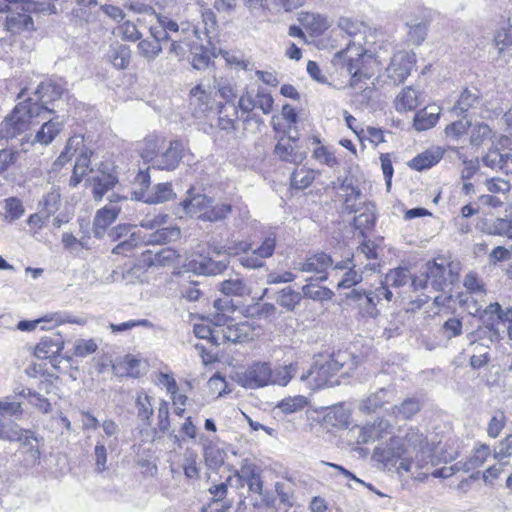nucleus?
<instances>
[{"instance_id": "nucleus-1", "label": "nucleus", "mask_w": 512, "mask_h": 512, "mask_svg": "<svg viewBox=\"0 0 512 512\" xmlns=\"http://www.w3.org/2000/svg\"><path fill=\"white\" fill-rule=\"evenodd\" d=\"M392 51V45L390 43H383L379 45L378 49L374 50V53L368 51H362L360 47L349 44L345 50H341L336 53V59H343L345 62L347 71L351 74L350 85L353 88H357L358 83L364 79H370L372 73L366 68V64L370 61H374L379 65H383Z\"/></svg>"}, {"instance_id": "nucleus-2", "label": "nucleus", "mask_w": 512, "mask_h": 512, "mask_svg": "<svg viewBox=\"0 0 512 512\" xmlns=\"http://www.w3.org/2000/svg\"><path fill=\"white\" fill-rule=\"evenodd\" d=\"M52 108L40 106L32 99L18 103L10 115L0 125V138H14L29 129L34 119H46V114L52 113Z\"/></svg>"}, {"instance_id": "nucleus-3", "label": "nucleus", "mask_w": 512, "mask_h": 512, "mask_svg": "<svg viewBox=\"0 0 512 512\" xmlns=\"http://www.w3.org/2000/svg\"><path fill=\"white\" fill-rule=\"evenodd\" d=\"M459 272V263L450 262L445 265L436 261L428 262L425 273L413 278L412 285L415 289L431 288L434 291H444L458 280Z\"/></svg>"}, {"instance_id": "nucleus-4", "label": "nucleus", "mask_w": 512, "mask_h": 512, "mask_svg": "<svg viewBox=\"0 0 512 512\" xmlns=\"http://www.w3.org/2000/svg\"><path fill=\"white\" fill-rule=\"evenodd\" d=\"M0 440L18 441L33 460L40 458V450L33 444V442L38 443L39 439L32 431L22 429L14 422H4L0 419Z\"/></svg>"}, {"instance_id": "nucleus-5", "label": "nucleus", "mask_w": 512, "mask_h": 512, "mask_svg": "<svg viewBox=\"0 0 512 512\" xmlns=\"http://www.w3.org/2000/svg\"><path fill=\"white\" fill-rule=\"evenodd\" d=\"M271 377L270 363L255 362L245 371L237 373L236 381L246 389H256L270 385Z\"/></svg>"}, {"instance_id": "nucleus-6", "label": "nucleus", "mask_w": 512, "mask_h": 512, "mask_svg": "<svg viewBox=\"0 0 512 512\" xmlns=\"http://www.w3.org/2000/svg\"><path fill=\"white\" fill-rule=\"evenodd\" d=\"M227 481L231 486L244 487L247 485L250 492L262 494L263 482L260 470L248 460H245L240 469L236 470L234 475L229 476Z\"/></svg>"}, {"instance_id": "nucleus-7", "label": "nucleus", "mask_w": 512, "mask_h": 512, "mask_svg": "<svg viewBox=\"0 0 512 512\" xmlns=\"http://www.w3.org/2000/svg\"><path fill=\"white\" fill-rule=\"evenodd\" d=\"M415 61L413 52L401 50L394 53L386 68L387 77L396 85L404 82L410 75Z\"/></svg>"}, {"instance_id": "nucleus-8", "label": "nucleus", "mask_w": 512, "mask_h": 512, "mask_svg": "<svg viewBox=\"0 0 512 512\" xmlns=\"http://www.w3.org/2000/svg\"><path fill=\"white\" fill-rule=\"evenodd\" d=\"M212 202V198L205 194L194 193L193 189H189L186 198L179 203L180 211L177 213L181 218L184 216H196L205 221Z\"/></svg>"}, {"instance_id": "nucleus-9", "label": "nucleus", "mask_w": 512, "mask_h": 512, "mask_svg": "<svg viewBox=\"0 0 512 512\" xmlns=\"http://www.w3.org/2000/svg\"><path fill=\"white\" fill-rule=\"evenodd\" d=\"M276 246V236L271 233L269 234L261 246L250 251H246L239 257L240 264L248 269H256L264 266V259L269 258L273 255Z\"/></svg>"}, {"instance_id": "nucleus-10", "label": "nucleus", "mask_w": 512, "mask_h": 512, "mask_svg": "<svg viewBox=\"0 0 512 512\" xmlns=\"http://www.w3.org/2000/svg\"><path fill=\"white\" fill-rule=\"evenodd\" d=\"M108 199L109 204L99 209L93 220V232L97 238L104 236L106 229L117 219L121 212V208L116 203L126 198L111 194Z\"/></svg>"}, {"instance_id": "nucleus-11", "label": "nucleus", "mask_w": 512, "mask_h": 512, "mask_svg": "<svg viewBox=\"0 0 512 512\" xmlns=\"http://www.w3.org/2000/svg\"><path fill=\"white\" fill-rule=\"evenodd\" d=\"M158 24L159 26H154L150 29L152 37L158 40L168 41L173 33H184L188 37L194 36V25L189 22L178 24L173 19L160 15L158 16Z\"/></svg>"}, {"instance_id": "nucleus-12", "label": "nucleus", "mask_w": 512, "mask_h": 512, "mask_svg": "<svg viewBox=\"0 0 512 512\" xmlns=\"http://www.w3.org/2000/svg\"><path fill=\"white\" fill-rule=\"evenodd\" d=\"M183 151L184 145L181 141H169L152 163V167L168 171L176 169L183 158Z\"/></svg>"}, {"instance_id": "nucleus-13", "label": "nucleus", "mask_w": 512, "mask_h": 512, "mask_svg": "<svg viewBox=\"0 0 512 512\" xmlns=\"http://www.w3.org/2000/svg\"><path fill=\"white\" fill-rule=\"evenodd\" d=\"M137 418L140 422L146 425V428H142L140 433L145 442H153L157 438V429L150 428L151 416L153 415L154 408L151 402V398L147 394H139L136 399Z\"/></svg>"}, {"instance_id": "nucleus-14", "label": "nucleus", "mask_w": 512, "mask_h": 512, "mask_svg": "<svg viewBox=\"0 0 512 512\" xmlns=\"http://www.w3.org/2000/svg\"><path fill=\"white\" fill-rule=\"evenodd\" d=\"M406 443L409 447L416 451L417 468H421L427 464L432 457L431 449L427 439L417 429H409L405 437Z\"/></svg>"}, {"instance_id": "nucleus-15", "label": "nucleus", "mask_w": 512, "mask_h": 512, "mask_svg": "<svg viewBox=\"0 0 512 512\" xmlns=\"http://www.w3.org/2000/svg\"><path fill=\"white\" fill-rule=\"evenodd\" d=\"M175 196L170 183H158L150 191L136 192V199L147 204H161Z\"/></svg>"}, {"instance_id": "nucleus-16", "label": "nucleus", "mask_w": 512, "mask_h": 512, "mask_svg": "<svg viewBox=\"0 0 512 512\" xmlns=\"http://www.w3.org/2000/svg\"><path fill=\"white\" fill-rule=\"evenodd\" d=\"M340 189L344 192L343 210L345 212L358 213L363 203H368L361 190L357 186H353L348 179L342 182Z\"/></svg>"}, {"instance_id": "nucleus-17", "label": "nucleus", "mask_w": 512, "mask_h": 512, "mask_svg": "<svg viewBox=\"0 0 512 512\" xmlns=\"http://www.w3.org/2000/svg\"><path fill=\"white\" fill-rule=\"evenodd\" d=\"M332 264L333 260L331 256L320 252L308 257L303 262H295L294 269L306 273L321 274L324 273L328 267L332 266Z\"/></svg>"}, {"instance_id": "nucleus-18", "label": "nucleus", "mask_w": 512, "mask_h": 512, "mask_svg": "<svg viewBox=\"0 0 512 512\" xmlns=\"http://www.w3.org/2000/svg\"><path fill=\"white\" fill-rule=\"evenodd\" d=\"M166 138L159 135H149L138 143L137 151L147 163H153L160 151L165 147Z\"/></svg>"}, {"instance_id": "nucleus-19", "label": "nucleus", "mask_w": 512, "mask_h": 512, "mask_svg": "<svg viewBox=\"0 0 512 512\" xmlns=\"http://www.w3.org/2000/svg\"><path fill=\"white\" fill-rule=\"evenodd\" d=\"M181 231L176 225H163L149 235L143 236V243L147 245L166 244L180 238Z\"/></svg>"}, {"instance_id": "nucleus-20", "label": "nucleus", "mask_w": 512, "mask_h": 512, "mask_svg": "<svg viewBox=\"0 0 512 512\" xmlns=\"http://www.w3.org/2000/svg\"><path fill=\"white\" fill-rule=\"evenodd\" d=\"M421 96L413 87H406L396 96L395 109L400 113L415 110L422 102Z\"/></svg>"}, {"instance_id": "nucleus-21", "label": "nucleus", "mask_w": 512, "mask_h": 512, "mask_svg": "<svg viewBox=\"0 0 512 512\" xmlns=\"http://www.w3.org/2000/svg\"><path fill=\"white\" fill-rule=\"evenodd\" d=\"M64 346L60 335L43 337L34 349V355L40 359L51 358L58 355Z\"/></svg>"}, {"instance_id": "nucleus-22", "label": "nucleus", "mask_w": 512, "mask_h": 512, "mask_svg": "<svg viewBox=\"0 0 512 512\" xmlns=\"http://www.w3.org/2000/svg\"><path fill=\"white\" fill-rule=\"evenodd\" d=\"M508 312V308L503 309L498 302L490 303L485 309H476L475 313L479 314L483 322L487 323L486 327L493 332L496 338H499V330L494 328L493 319L496 317L499 321L504 322V315Z\"/></svg>"}, {"instance_id": "nucleus-23", "label": "nucleus", "mask_w": 512, "mask_h": 512, "mask_svg": "<svg viewBox=\"0 0 512 512\" xmlns=\"http://www.w3.org/2000/svg\"><path fill=\"white\" fill-rule=\"evenodd\" d=\"M394 398L393 391L380 388L375 393L370 394L360 404V410L363 412L371 413L382 407L384 403H388Z\"/></svg>"}, {"instance_id": "nucleus-24", "label": "nucleus", "mask_w": 512, "mask_h": 512, "mask_svg": "<svg viewBox=\"0 0 512 512\" xmlns=\"http://www.w3.org/2000/svg\"><path fill=\"white\" fill-rule=\"evenodd\" d=\"M216 337H214V345L219 346L225 343H238L241 342L246 334L243 332V329L231 322L226 327H219L216 329Z\"/></svg>"}, {"instance_id": "nucleus-25", "label": "nucleus", "mask_w": 512, "mask_h": 512, "mask_svg": "<svg viewBox=\"0 0 512 512\" xmlns=\"http://www.w3.org/2000/svg\"><path fill=\"white\" fill-rule=\"evenodd\" d=\"M5 25L7 30L13 34L34 30L33 20L27 13L10 12L6 18Z\"/></svg>"}, {"instance_id": "nucleus-26", "label": "nucleus", "mask_w": 512, "mask_h": 512, "mask_svg": "<svg viewBox=\"0 0 512 512\" xmlns=\"http://www.w3.org/2000/svg\"><path fill=\"white\" fill-rule=\"evenodd\" d=\"M63 129V121L58 117L46 121L35 136V141L42 144H50Z\"/></svg>"}, {"instance_id": "nucleus-27", "label": "nucleus", "mask_w": 512, "mask_h": 512, "mask_svg": "<svg viewBox=\"0 0 512 512\" xmlns=\"http://www.w3.org/2000/svg\"><path fill=\"white\" fill-rule=\"evenodd\" d=\"M63 89L60 85L52 82H42L36 89L40 106L47 107V105L53 101L61 98Z\"/></svg>"}, {"instance_id": "nucleus-28", "label": "nucleus", "mask_w": 512, "mask_h": 512, "mask_svg": "<svg viewBox=\"0 0 512 512\" xmlns=\"http://www.w3.org/2000/svg\"><path fill=\"white\" fill-rule=\"evenodd\" d=\"M375 220L374 205L372 203H363L359 214L354 218V228L365 236V232L374 227Z\"/></svg>"}, {"instance_id": "nucleus-29", "label": "nucleus", "mask_w": 512, "mask_h": 512, "mask_svg": "<svg viewBox=\"0 0 512 512\" xmlns=\"http://www.w3.org/2000/svg\"><path fill=\"white\" fill-rule=\"evenodd\" d=\"M440 115L437 107H426L416 113L414 117V127L418 131L428 130L436 125Z\"/></svg>"}, {"instance_id": "nucleus-30", "label": "nucleus", "mask_w": 512, "mask_h": 512, "mask_svg": "<svg viewBox=\"0 0 512 512\" xmlns=\"http://www.w3.org/2000/svg\"><path fill=\"white\" fill-rule=\"evenodd\" d=\"M443 157V152L440 148L434 150H426L425 152L417 155L410 161V167L422 171L431 168L437 164Z\"/></svg>"}, {"instance_id": "nucleus-31", "label": "nucleus", "mask_w": 512, "mask_h": 512, "mask_svg": "<svg viewBox=\"0 0 512 512\" xmlns=\"http://www.w3.org/2000/svg\"><path fill=\"white\" fill-rule=\"evenodd\" d=\"M92 182L93 198L96 201H100L103 198V196L115 186V184L117 183V178L112 174L101 172L92 178Z\"/></svg>"}, {"instance_id": "nucleus-32", "label": "nucleus", "mask_w": 512, "mask_h": 512, "mask_svg": "<svg viewBox=\"0 0 512 512\" xmlns=\"http://www.w3.org/2000/svg\"><path fill=\"white\" fill-rule=\"evenodd\" d=\"M298 363H290L288 365H280L271 368V383L270 385L286 386L298 371Z\"/></svg>"}, {"instance_id": "nucleus-33", "label": "nucleus", "mask_w": 512, "mask_h": 512, "mask_svg": "<svg viewBox=\"0 0 512 512\" xmlns=\"http://www.w3.org/2000/svg\"><path fill=\"white\" fill-rule=\"evenodd\" d=\"M192 47L193 49H191L188 60L191 62L193 68L201 70L208 67L211 60L210 52L203 46L200 36H198L197 42H194Z\"/></svg>"}, {"instance_id": "nucleus-34", "label": "nucleus", "mask_w": 512, "mask_h": 512, "mask_svg": "<svg viewBox=\"0 0 512 512\" xmlns=\"http://www.w3.org/2000/svg\"><path fill=\"white\" fill-rule=\"evenodd\" d=\"M219 289L223 294L228 296L243 297L249 295L251 292L250 287L239 276L222 281Z\"/></svg>"}, {"instance_id": "nucleus-35", "label": "nucleus", "mask_w": 512, "mask_h": 512, "mask_svg": "<svg viewBox=\"0 0 512 512\" xmlns=\"http://www.w3.org/2000/svg\"><path fill=\"white\" fill-rule=\"evenodd\" d=\"M108 58L115 68L126 69L130 63L131 50L123 44L111 45Z\"/></svg>"}, {"instance_id": "nucleus-36", "label": "nucleus", "mask_w": 512, "mask_h": 512, "mask_svg": "<svg viewBox=\"0 0 512 512\" xmlns=\"http://www.w3.org/2000/svg\"><path fill=\"white\" fill-rule=\"evenodd\" d=\"M274 153L282 161L301 164L306 158V154L302 151L296 150L290 143H277L274 149Z\"/></svg>"}, {"instance_id": "nucleus-37", "label": "nucleus", "mask_w": 512, "mask_h": 512, "mask_svg": "<svg viewBox=\"0 0 512 512\" xmlns=\"http://www.w3.org/2000/svg\"><path fill=\"white\" fill-rule=\"evenodd\" d=\"M238 109L235 103L224 104L219 108V127L226 131L236 130Z\"/></svg>"}, {"instance_id": "nucleus-38", "label": "nucleus", "mask_w": 512, "mask_h": 512, "mask_svg": "<svg viewBox=\"0 0 512 512\" xmlns=\"http://www.w3.org/2000/svg\"><path fill=\"white\" fill-rule=\"evenodd\" d=\"M41 322H53L54 324H59V323H64V322L78 323V324L82 323L79 320L71 319L69 317H64L60 313H54V314L46 315L41 319H37V320H33V321H28V320L20 321L17 324V329H19L21 331H32Z\"/></svg>"}, {"instance_id": "nucleus-39", "label": "nucleus", "mask_w": 512, "mask_h": 512, "mask_svg": "<svg viewBox=\"0 0 512 512\" xmlns=\"http://www.w3.org/2000/svg\"><path fill=\"white\" fill-rule=\"evenodd\" d=\"M162 42H163L162 40H158L154 37L152 40L143 39L137 45V52L147 62H152L162 52V46H161Z\"/></svg>"}, {"instance_id": "nucleus-40", "label": "nucleus", "mask_w": 512, "mask_h": 512, "mask_svg": "<svg viewBox=\"0 0 512 512\" xmlns=\"http://www.w3.org/2000/svg\"><path fill=\"white\" fill-rule=\"evenodd\" d=\"M480 103L479 91L476 88L464 89L458 101L454 106V110L459 113H465L469 109L476 107Z\"/></svg>"}, {"instance_id": "nucleus-41", "label": "nucleus", "mask_w": 512, "mask_h": 512, "mask_svg": "<svg viewBox=\"0 0 512 512\" xmlns=\"http://www.w3.org/2000/svg\"><path fill=\"white\" fill-rule=\"evenodd\" d=\"M302 294L291 287H285L277 293L276 302L287 311H293L300 303Z\"/></svg>"}, {"instance_id": "nucleus-42", "label": "nucleus", "mask_w": 512, "mask_h": 512, "mask_svg": "<svg viewBox=\"0 0 512 512\" xmlns=\"http://www.w3.org/2000/svg\"><path fill=\"white\" fill-rule=\"evenodd\" d=\"M229 262L227 260H213L211 258H203L199 263L198 267H194V270L204 275H218L226 270ZM197 265V263H195Z\"/></svg>"}, {"instance_id": "nucleus-43", "label": "nucleus", "mask_w": 512, "mask_h": 512, "mask_svg": "<svg viewBox=\"0 0 512 512\" xmlns=\"http://www.w3.org/2000/svg\"><path fill=\"white\" fill-rule=\"evenodd\" d=\"M421 402L417 398H407L400 405L393 407V414L401 419H410L421 409Z\"/></svg>"}, {"instance_id": "nucleus-44", "label": "nucleus", "mask_w": 512, "mask_h": 512, "mask_svg": "<svg viewBox=\"0 0 512 512\" xmlns=\"http://www.w3.org/2000/svg\"><path fill=\"white\" fill-rule=\"evenodd\" d=\"M408 30V40L414 45H420L427 35V22L424 20H411L406 22Z\"/></svg>"}, {"instance_id": "nucleus-45", "label": "nucleus", "mask_w": 512, "mask_h": 512, "mask_svg": "<svg viewBox=\"0 0 512 512\" xmlns=\"http://www.w3.org/2000/svg\"><path fill=\"white\" fill-rule=\"evenodd\" d=\"M84 148V140L81 136L70 137L67 141L64 151L61 152L59 157L56 159L54 165L63 166L72 157L74 153Z\"/></svg>"}, {"instance_id": "nucleus-46", "label": "nucleus", "mask_w": 512, "mask_h": 512, "mask_svg": "<svg viewBox=\"0 0 512 512\" xmlns=\"http://www.w3.org/2000/svg\"><path fill=\"white\" fill-rule=\"evenodd\" d=\"M5 216L4 220L8 223H12L20 219L24 213L25 208L22 201L16 197H9L4 200Z\"/></svg>"}, {"instance_id": "nucleus-47", "label": "nucleus", "mask_w": 512, "mask_h": 512, "mask_svg": "<svg viewBox=\"0 0 512 512\" xmlns=\"http://www.w3.org/2000/svg\"><path fill=\"white\" fill-rule=\"evenodd\" d=\"M300 22L314 33H321L329 26L327 19L317 13H303L300 17Z\"/></svg>"}, {"instance_id": "nucleus-48", "label": "nucleus", "mask_w": 512, "mask_h": 512, "mask_svg": "<svg viewBox=\"0 0 512 512\" xmlns=\"http://www.w3.org/2000/svg\"><path fill=\"white\" fill-rule=\"evenodd\" d=\"M411 280L410 271L407 268L399 267L390 270L384 277V282L389 287L399 288L406 285Z\"/></svg>"}, {"instance_id": "nucleus-49", "label": "nucleus", "mask_w": 512, "mask_h": 512, "mask_svg": "<svg viewBox=\"0 0 512 512\" xmlns=\"http://www.w3.org/2000/svg\"><path fill=\"white\" fill-rule=\"evenodd\" d=\"M314 171L306 167L296 169L291 175V186L295 189H305L314 181Z\"/></svg>"}, {"instance_id": "nucleus-50", "label": "nucleus", "mask_w": 512, "mask_h": 512, "mask_svg": "<svg viewBox=\"0 0 512 512\" xmlns=\"http://www.w3.org/2000/svg\"><path fill=\"white\" fill-rule=\"evenodd\" d=\"M226 453L216 445L209 444L204 447V459L211 469H217L223 465Z\"/></svg>"}, {"instance_id": "nucleus-51", "label": "nucleus", "mask_w": 512, "mask_h": 512, "mask_svg": "<svg viewBox=\"0 0 512 512\" xmlns=\"http://www.w3.org/2000/svg\"><path fill=\"white\" fill-rule=\"evenodd\" d=\"M158 431L163 434L168 433L170 437L174 439L175 442L179 440L178 436L174 433V431H170V419H169V404L168 402L162 400L158 406Z\"/></svg>"}, {"instance_id": "nucleus-52", "label": "nucleus", "mask_w": 512, "mask_h": 512, "mask_svg": "<svg viewBox=\"0 0 512 512\" xmlns=\"http://www.w3.org/2000/svg\"><path fill=\"white\" fill-rule=\"evenodd\" d=\"M334 293L326 288L320 287L312 284L304 285L302 287V298H309L314 301H328L331 300Z\"/></svg>"}, {"instance_id": "nucleus-53", "label": "nucleus", "mask_w": 512, "mask_h": 512, "mask_svg": "<svg viewBox=\"0 0 512 512\" xmlns=\"http://www.w3.org/2000/svg\"><path fill=\"white\" fill-rule=\"evenodd\" d=\"M308 405V400L305 396L296 395L282 399L277 407L286 414H291L302 410Z\"/></svg>"}, {"instance_id": "nucleus-54", "label": "nucleus", "mask_w": 512, "mask_h": 512, "mask_svg": "<svg viewBox=\"0 0 512 512\" xmlns=\"http://www.w3.org/2000/svg\"><path fill=\"white\" fill-rule=\"evenodd\" d=\"M314 374H316L315 382H316L317 387L331 384L330 378L332 377V375L330 374V366L329 365L322 364L315 369L314 368L310 369L309 371H307L306 373H303L300 376V380L306 381L310 376H312Z\"/></svg>"}, {"instance_id": "nucleus-55", "label": "nucleus", "mask_w": 512, "mask_h": 512, "mask_svg": "<svg viewBox=\"0 0 512 512\" xmlns=\"http://www.w3.org/2000/svg\"><path fill=\"white\" fill-rule=\"evenodd\" d=\"M491 235L506 236L512 238V219L509 217L496 218L487 227Z\"/></svg>"}, {"instance_id": "nucleus-56", "label": "nucleus", "mask_w": 512, "mask_h": 512, "mask_svg": "<svg viewBox=\"0 0 512 512\" xmlns=\"http://www.w3.org/2000/svg\"><path fill=\"white\" fill-rule=\"evenodd\" d=\"M194 42L196 40L191 41H180L179 39H173L169 48V54L174 55L178 60L188 59L190 57L191 49H193Z\"/></svg>"}, {"instance_id": "nucleus-57", "label": "nucleus", "mask_w": 512, "mask_h": 512, "mask_svg": "<svg viewBox=\"0 0 512 512\" xmlns=\"http://www.w3.org/2000/svg\"><path fill=\"white\" fill-rule=\"evenodd\" d=\"M232 212V206L227 203H217L208 209L205 221L217 222L225 219Z\"/></svg>"}, {"instance_id": "nucleus-58", "label": "nucleus", "mask_w": 512, "mask_h": 512, "mask_svg": "<svg viewBox=\"0 0 512 512\" xmlns=\"http://www.w3.org/2000/svg\"><path fill=\"white\" fill-rule=\"evenodd\" d=\"M494 136L492 129L484 123L476 124L471 131L470 142L472 145L479 146L485 140L491 139Z\"/></svg>"}, {"instance_id": "nucleus-59", "label": "nucleus", "mask_w": 512, "mask_h": 512, "mask_svg": "<svg viewBox=\"0 0 512 512\" xmlns=\"http://www.w3.org/2000/svg\"><path fill=\"white\" fill-rule=\"evenodd\" d=\"M506 425V416L504 412L497 411L491 417L488 426H487V434L491 438H497L502 432L503 428Z\"/></svg>"}, {"instance_id": "nucleus-60", "label": "nucleus", "mask_w": 512, "mask_h": 512, "mask_svg": "<svg viewBox=\"0 0 512 512\" xmlns=\"http://www.w3.org/2000/svg\"><path fill=\"white\" fill-rule=\"evenodd\" d=\"M482 161L485 166L493 170H501L506 172L504 154L500 153L497 149H491L483 158Z\"/></svg>"}, {"instance_id": "nucleus-61", "label": "nucleus", "mask_w": 512, "mask_h": 512, "mask_svg": "<svg viewBox=\"0 0 512 512\" xmlns=\"http://www.w3.org/2000/svg\"><path fill=\"white\" fill-rule=\"evenodd\" d=\"M275 491L279 497L280 504H283L286 509L291 508L294 505L293 490L290 484L277 482L275 484Z\"/></svg>"}, {"instance_id": "nucleus-62", "label": "nucleus", "mask_w": 512, "mask_h": 512, "mask_svg": "<svg viewBox=\"0 0 512 512\" xmlns=\"http://www.w3.org/2000/svg\"><path fill=\"white\" fill-rule=\"evenodd\" d=\"M42 212H44L45 218L54 214L60 207V194L56 191L47 193L41 201Z\"/></svg>"}, {"instance_id": "nucleus-63", "label": "nucleus", "mask_w": 512, "mask_h": 512, "mask_svg": "<svg viewBox=\"0 0 512 512\" xmlns=\"http://www.w3.org/2000/svg\"><path fill=\"white\" fill-rule=\"evenodd\" d=\"M140 242H143V236H141L140 233L132 232L128 239L120 242L113 248L112 253L125 254L126 252L131 251Z\"/></svg>"}, {"instance_id": "nucleus-64", "label": "nucleus", "mask_w": 512, "mask_h": 512, "mask_svg": "<svg viewBox=\"0 0 512 512\" xmlns=\"http://www.w3.org/2000/svg\"><path fill=\"white\" fill-rule=\"evenodd\" d=\"M494 44L499 52L512 45V27L498 30L494 36Z\"/></svg>"}]
</instances>
